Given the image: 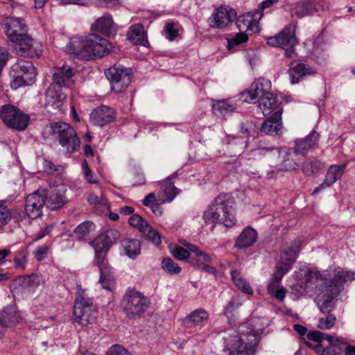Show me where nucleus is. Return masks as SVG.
Here are the masks:
<instances>
[{
    "instance_id": "obj_1",
    "label": "nucleus",
    "mask_w": 355,
    "mask_h": 355,
    "mask_svg": "<svg viewBox=\"0 0 355 355\" xmlns=\"http://www.w3.org/2000/svg\"><path fill=\"white\" fill-rule=\"evenodd\" d=\"M113 49L107 40L94 33L85 37H73L67 46L69 53L87 60L107 55Z\"/></svg>"
},
{
    "instance_id": "obj_2",
    "label": "nucleus",
    "mask_w": 355,
    "mask_h": 355,
    "mask_svg": "<svg viewBox=\"0 0 355 355\" xmlns=\"http://www.w3.org/2000/svg\"><path fill=\"white\" fill-rule=\"evenodd\" d=\"M259 343V336L254 331H238L225 338V350L228 355H254Z\"/></svg>"
},
{
    "instance_id": "obj_3",
    "label": "nucleus",
    "mask_w": 355,
    "mask_h": 355,
    "mask_svg": "<svg viewBox=\"0 0 355 355\" xmlns=\"http://www.w3.org/2000/svg\"><path fill=\"white\" fill-rule=\"evenodd\" d=\"M54 135L60 145L68 153L76 151L80 147V140L75 130L69 123L64 122H52L46 125L42 136L47 139Z\"/></svg>"
},
{
    "instance_id": "obj_4",
    "label": "nucleus",
    "mask_w": 355,
    "mask_h": 355,
    "mask_svg": "<svg viewBox=\"0 0 355 355\" xmlns=\"http://www.w3.org/2000/svg\"><path fill=\"white\" fill-rule=\"evenodd\" d=\"M149 299L135 290L128 291L121 302V307L128 318H140L150 306Z\"/></svg>"
},
{
    "instance_id": "obj_5",
    "label": "nucleus",
    "mask_w": 355,
    "mask_h": 355,
    "mask_svg": "<svg viewBox=\"0 0 355 355\" xmlns=\"http://www.w3.org/2000/svg\"><path fill=\"white\" fill-rule=\"evenodd\" d=\"M74 321L83 326L96 322L98 310L93 301L83 295L77 296L73 306Z\"/></svg>"
},
{
    "instance_id": "obj_6",
    "label": "nucleus",
    "mask_w": 355,
    "mask_h": 355,
    "mask_svg": "<svg viewBox=\"0 0 355 355\" xmlns=\"http://www.w3.org/2000/svg\"><path fill=\"white\" fill-rule=\"evenodd\" d=\"M297 42L295 36V26L293 24L286 26L277 35L270 37L267 40L268 45L281 47L284 49L285 55L288 58H291L296 54L295 46Z\"/></svg>"
},
{
    "instance_id": "obj_7",
    "label": "nucleus",
    "mask_w": 355,
    "mask_h": 355,
    "mask_svg": "<svg viewBox=\"0 0 355 355\" xmlns=\"http://www.w3.org/2000/svg\"><path fill=\"white\" fill-rule=\"evenodd\" d=\"M0 118L8 128L19 131L28 127L30 119L28 114L10 104L4 105L0 108Z\"/></svg>"
},
{
    "instance_id": "obj_8",
    "label": "nucleus",
    "mask_w": 355,
    "mask_h": 355,
    "mask_svg": "<svg viewBox=\"0 0 355 355\" xmlns=\"http://www.w3.org/2000/svg\"><path fill=\"white\" fill-rule=\"evenodd\" d=\"M106 76L110 82L112 90L116 93L121 92L131 83L132 73L130 71L116 65L107 69Z\"/></svg>"
},
{
    "instance_id": "obj_9",
    "label": "nucleus",
    "mask_w": 355,
    "mask_h": 355,
    "mask_svg": "<svg viewBox=\"0 0 355 355\" xmlns=\"http://www.w3.org/2000/svg\"><path fill=\"white\" fill-rule=\"evenodd\" d=\"M340 290L337 285H325L319 289L316 302L320 311L323 313H329L334 307V299L340 294Z\"/></svg>"
},
{
    "instance_id": "obj_10",
    "label": "nucleus",
    "mask_w": 355,
    "mask_h": 355,
    "mask_svg": "<svg viewBox=\"0 0 355 355\" xmlns=\"http://www.w3.org/2000/svg\"><path fill=\"white\" fill-rule=\"evenodd\" d=\"M14 50L21 56L38 55L41 52L39 42L26 33L17 37V41H10Z\"/></svg>"
},
{
    "instance_id": "obj_11",
    "label": "nucleus",
    "mask_w": 355,
    "mask_h": 355,
    "mask_svg": "<svg viewBox=\"0 0 355 355\" xmlns=\"http://www.w3.org/2000/svg\"><path fill=\"white\" fill-rule=\"evenodd\" d=\"M75 74L73 68L67 64L62 67H55L52 76V83L50 86L62 90L75 85L73 77Z\"/></svg>"
},
{
    "instance_id": "obj_12",
    "label": "nucleus",
    "mask_w": 355,
    "mask_h": 355,
    "mask_svg": "<svg viewBox=\"0 0 355 355\" xmlns=\"http://www.w3.org/2000/svg\"><path fill=\"white\" fill-rule=\"evenodd\" d=\"M47 197L45 190H38L26 198V212L31 219H36L42 214L43 207Z\"/></svg>"
},
{
    "instance_id": "obj_13",
    "label": "nucleus",
    "mask_w": 355,
    "mask_h": 355,
    "mask_svg": "<svg viewBox=\"0 0 355 355\" xmlns=\"http://www.w3.org/2000/svg\"><path fill=\"white\" fill-rule=\"evenodd\" d=\"M65 99L66 95L62 90L49 86L46 92L44 101V108L51 113L60 111Z\"/></svg>"
},
{
    "instance_id": "obj_14",
    "label": "nucleus",
    "mask_w": 355,
    "mask_h": 355,
    "mask_svg": "<svg viewBox=\"0 0 355 355\" xmlns=\"http://www.w3.org/2000/svg\"><path fill=\"white\" fill-rule=\"evenodd\" d=\"M6 35L10 41H17V37L27 31V26L21 18L7 17L3 21Z\"/></svg>"
},
{
    "instance_id": "obj_15",
    "label": "nucleus",
    "mask_w": 355,
    "mask_h": 355,
    "mask_svg": "<svg viewBox=\"0 0 355 355\" xmlns=\"http://www.w3.org/2000/svg\"><path fill=\"white\" fill-rule=\"evenodd\" d=\"M315 73L312 67L300 60H294L289 64L288 74L292 84H297L304 76Z\"/></svg>"
},
{
    "instance_id": "obj_16",
    "label": "nucleus",
    "mask_w": 355,
    "mask_h": 355,
    "mask_svg": "<svg viewBox=\"0 0 355 355\" xmlns=\"http://www.w3.org/2000/svg\"><path fill=\"white\" fill-rule=\"evenodd\" d=\"M236 12L232 8L221 6L213 14L214 26L218 28L227 27L235 18Z\"/></svg>"
},
{
    "instance_id": "obj_17",
    "label": "nucleus",
    "mask_w": 355,
    "mask_h": 355,
    "mask_svg": "<svg viewBox=\"0 0 355 355\" xmlns=\"http://www.w3.org/2000/svg\"><path fill=\"white\" fill-rule=\"evenodd\" d=\"M90 118L94 125L103 126L114 121L115 112L110 107L102 105L93 110Z\"/></svg>"
},
{
    "instance_id": "obj_18",
    "label": "nucleus",
    "mask_w": 355,
    "mask_h": 355,
    "mask_svg": "<svg viewBox=\"0 0 355 355\" xmlns=\"http://www.w3.org/2000/svg\"><path fill=\"white\" fill-rule=\"evenodd\" d=\"M205 220L216 221H225L232 220L227 213V206L223 202L220 205L213 204L205 213Z\"/></svg>"
},
{
    "instance_id": "obj_19",
    "label": "nucleus",
    "mask_w": 355,
    "mask_h": 355,
    "mask_svg": "<svg viewBox=\"0 0 355 355\" xmlns=\"http://www.w3.org/2000/svg\"><path fill=\"white\" fill-rule=\"evenodd\" d=\"M282 125V110L275 112L268 119L263 123L261 130L270 135L278 134Z\"/></svg>"
},
{
    "instance_id": "obj_20",
    "label": "nucleus",
    "mask_w": 355,
    "mask_h": 355,
    "mask_svg": "<svg viewBox=\"0 0 355 355\" xmlns=\"http://www.w3.org/2000/svg\"><path fill=\"white\" fill-rule=\"evenodd\" d=\"M235 28L244 33H247L249 31L255 33L259 30L258 21L250 13L243 15L236 19Z\"/></svg>"
},
{
    "instance_id": "obj_21",
    "label": "nucleus",
    "mask_w": 355,
    "mask_h": 355,
    "mask_svg": "<svg viewBox=\"0 0 355 355\" xmlns=\"http://www.w3.org/2000/svg\"><path fill=\"white\" fill-rule=\"evenodd\" d=\"M120 234L119 231L114 229L107 230L100 234L93 241L92 245H96L106 249H109L119 239Z\"/></svg>"
},
{
    "instance_id": "obj_22",
    "label": "nucleus",
    "mask_w": 355,
    "mask_h": 355,
    "mask_svg": "<svg viewBox=\"0 0 355 355\" xmlns=\"http://www.w3.org/2000/svg\"><path fill=\"white\" fill-rule=\"evenodd\" d=\"M281 101L277 96L272 93L264 92L259 101V107L263 115H268L273 110L277 109Z\"/></svg>"
},
{
    "instance_id": "obj_23",
    "label": "nucleus",
    "mask_w": 355,
    "mask_h": 355,
    "mask_svg": "<svg viewBox=\"0 0 355 355\" xmlns=\"http://www.w3.org/2000/svg\"><path fill=\"white\" fill-rule=\"evenodd\" d=\"M171 178H167L162 183V187L157 193L158 202L165 203L171 202L179 193L180 191L173 184L168 181Z\"/></svg>"
},
{
    "instance_id": "obj_24",
    "label": "nucleus",
    "mask_w": 355,
    "mask_h": 355,
    "mask_svg": "<svg viewBox=\"0 0 355 355\" xmlns=\"http://www.w3.org/2000/svg\"><path fill=\"white\" fill-rule=\"evenodd\" d=\"M132 227L137 229L142 235L148 241H150L156 245L162 243L160 234L154 229L149 223H130Z\"/></svg>"
},
{
    "instance_id": "obj_25",
    "label": "nucleus",
    "mask_w": 355,
    "mask_h": 355,
    "mask_svg": "<svg viewBox=\"0 0 355 355\" xmlns=\"http://www.w3.org/2000/svg\"><path fill=\"white\" fill-rule=\"evenodd\" d=\"M345 166L346 164L330 166L327 171L323 184L317 187L314 190L313 193L318 192L319 190L323 187L324 184L330 186L333 184L337 180L340 178L344 172Z\"/></svg>"
},
{
    "instance_id": "obj_26",
    "label": "nucleus",
    "mask_w": 355,
    "mask_h": 355,
    "mask_svg": "<svg viewBox=\"0 0 355 355\" xmlns=\"http://www.w3.org/2000/svg\"><path fill=\"white\" fill-rule=\"evenodd\" d=\"M128 39L136 45L146 46L148 44L146 33L140 24L132 26L128 33Z\"/></svg>"
},
{
    "instance_id": "obj_27",
    "label": "nucleus",
    "mask_w": 355,
    "mask_h": 355,
    "mask_svg": "<svg viewBox=\"0 0 355 355\" xmlns=\"http://www.w3.org/2000/svg\"><path fill=\"white\" fill-rule=\"evenodd\" d=\"M257 232L252 228L248 227L237 238L235 246L237 248H245L252 245L256 241Z\"/></svg>"
},
{
    "instance_id": "obj_28",
    "label": "nucleus",
    "mask_w": 355,
    "mask_h": 355,
    "mask_svg": "<svg viewBox=\"0 0 355 355\" xmlns=\"http://www.w3.org/2000/svg\"><path fill=\"white\" fill-rule=\"evenodd\" d=\"M263 92V89L259 86L258 83H254L250 89L241 94V98L243 102L254 103L257 101H260Z\"/></svg>"
},
{
    "instance_id": "obj_29",
    "label": "nucleus",
    "mask_w": 355,
    "mask_h": 355,
    "mask_svg": "<svg viewBox=\"0 0 355 355\" xmlns=\"http://www.w3.org/2000/svg\"><path fill=\"white\" fill-rule=\"evenodd\" d=\"M324 340L329 343V347L332 352V355H339L343 349L348 345L346 338L342 337H335L331 334H326Z\"/></svg>"
},
{
    "instance_id": "obj_30",
    "label": "nucleus",
    "mask_w": 355,
    "mask_h": 355,
    "mask_svg": "<svg viewBox=\"0 0 355 355\" xmlns=\"http://www.w3.org/2000/svg\"><path fill=\"white\" fill-rule=\"evenodd\" d=\"M114 28V23L110 16L98 18L92 26V29L104 34H110Z\"/></svg>"
},
{
    "instance_id": "obj_31",
    "label": "nucleus",
    "mask_w": 355,
    "mask_h": 355,
    "mask_svg": "<svg viewBox=\"0 0 355 355\" xmlns=\"http://www.w3.org/2000/svg\"><path fill=\"white\" fill-rule=\"evenodd\" d=\"M94 223H80L74 230V236L79 240H87L94 235Z\"/></svg>"
},
{
    "instance_id": "obj_32",
    "label": "nucleus",
    "mask_w": 355,
    "mask_h": 355,
    "mask_svg": "<svg viewBox=\"0 0 355 355\" xmlns=\"http://www.w3.org/2000/svg\"><path fill=\"white\" fill-rule=\"evenodd\" d=\"M232 279L234 283L235 286L243 293L248 295H253V289L250 286L248 283L242 277L241 272L239 270H233L231 272Z\"/></svg>"
},
{
    "instance_id": "obj_33",
    "label": "nucleus",
    "mask_w": 355,
    "mask_h": 355,
    "mask_svg": "<svg viewBox=\"0 0 355 355\" xmlns=\"http://www.w3.org/2000/svg\"><path fill=\"white\" fill-rule=\"evenodd\" d=\"M99 270L101 272L100 282L103 288L110 291L112 290L115 282L110 266L103 268Z\"/></svg>"
},
{
    "instance_id": "obj_34",
    "label": "nucleus",
    "mask_w": 355,
    "mask_h": 355,
    "mask_svg": "<svg viewBox=\"0 0 355 355\" xmlns=\"http://www.w3.org/2000/svg\"><path fill=\"white\" fill-rule=\"evenodd\" d=\"M46 199L49 206L52 209H56L61 207L64 201L61 196L60 192L57 188H52L47 193Z\"/></svg>"
},
{
    "instance_id": "obj_35",
    "label": "nucleus",
    "mask_w": 355,
    "mask_h": 355,
    "mask_svg": "<svg viewBox=\"0 0 355 355\" xmlns=\"http://www.w3.org/2000/svg\"><path fill=\"white\" fill-rule=\"evenodd\" d=\"M191 252L193 254V256L191 257V262L194 264L205 268L211 262L210 256L207 253L200 250L198 246L196 247V250H193Z\"/></svg>"
},
{
    "instance_id": "obj_36",
    "label": "nucleus",
    "mask_w": 355,
    "mask_h": 355,
    "mask_svg": "<svg viewBox=\"0 0 355 355\" xmlns=\"http://www.w3.org/2000/svg\"><path fill=\"white\" fill-rule=\"evenodd\" d=\"M92 246L95 250V263L98 268L101 269L103 268L110 266L107 259V254L109 249H106L96 245H92Z\"/></svg>"
},
{
    "instance_id": "obj_37",
    "label": "nucleus",
    "mask_w": 355,
    "mask_h": 355,
    "mask_svg": "<svg viewBox=\"0 0 355 355\" xmlns=\"http://www.w3.org/2000/svg\"><path fill=\"white\" fill-rule=\"evenodd\" d=\"M17 322V313L11 309H6L0 311V324L4 326V329Z\"/></svg>"
},
{
    "instance_id": "obj_38",
    "label": "nucleus",
    "mask_w": 355,
    "mask_h": 355,
    "mask_svg": "<svg viewBox=\"0 0 355 355\" xmlns=\"http://www.w3.org/2000/svg\"><path fill=\"white\" fill-rule=\"evenodd\" d=\"M123 245L126 252V254L130 257L133 258L140 253L141 244L139 241L137 239H127L124 240Z\"/></svg>"
},
{
    "instance_id": "obj_39",
    "label": "nucleus",
    "mask_w": 355,
    "mask_h": 355,
    "mask_svg": "<svg viewBox=\"0 0 355 355\" xmlns=\"http://www.w3.org/2000/svg\"><path fill=\"white\" fill-rule=\"evenodd\" d=\"M296 15L302 17L315 11V7L311 0H303L300 1L295 8Z\"/></svg>"
},
{
    "instance_id": "obj_40",
    "label": "nucleus",
    "mask_w": 355,
    "mask_h": 355,
    "mask_svg": "<svg viewBox=\"0 0 355 355\" xmlns=\"http://www.w3.org/2000/svg\"><path fill=\"white\" fill-rule=\"evenodd\" d=\"M336 323V317L329 312L325 316L319 318L317 327L321 330H328L333 328Z\"/></svg>"
},
{
    "instance_id": "obj_41",
    "label": "nucleus",
    "mask_w": 355,
    "mask_h": 355,
    "mask_svg": "<svg viewBox=\"0 0 355 355\" xmlns=\"http://www.w3.org/2000/svg\"><path fill=\"white\" fill-rule=\"evenodd\" d=\"M19 68L20 72L26 76L27 80L31 83L34 80L36 76L35 69L29 62L23 61L19 63Z\"/></svg>"
},
{
    "instance_id": "obj_42",
    "label": "nucleus",
    "mask_w": 355,
    "mask_h": 355,
    "mask_svg": "<svg viewBox=\"0 0 355 355\" xmlns=\"http://www.w3.org/2000/svg\"><path fill=\"white\" fill-rule=\"evenodd\" d=\"M19 219L17 211L8 209L5 203L0 201V222L11 220L17 221Z\"/></svg>"
},
{
    "instance_id": "obj_43",
    "label": "nucleus",
    "mask_w": 355,
    "mask_h": 355,
    "mask_svg": "<svg viewBox=\"0 0 355 355\" xmlns=\"http://www.w3.org/2000/svg\"><path fill=\"white\" fill-rule=\"evenodd\" d=\"M162 268L166 272L171 275L178 274L182 270L181 267L170 257L162 260Z\"/></svg>"
},
{
    "instance_id": "obj_44",
    "label": "nucleus",
    "mask_w": 355,
    "mask_h": 355,
    "mask_svg": "<svg viewBox=\"0 0 355 355\" xmlns=\"http://www.w3.org/2000/svg\"><path fill=\"white\" fill-rule=\"evenodd\" d=\"M208 318V313L205 310L200 309L191 313V314L188 316V320L192 324L196 325L205 320H207Z\"/></svg>"
},
{
    "instance_id": "obj_45",
    "label": "nucleus",
    "mask_w": 355,
    "mask_h": 355,
    "mask_svg": "<svg viewBox=\"0 0 355 355\" xmlns=\"http://www.w3.org/2000/svg\"><path fill=\"white\" fill-rule=\"evenodd\" d=\"M352 275L347 271H337L329 285H337L338 288L349 280L353 279ZM340 290V288H339Z\"/></svg>"
},
{
    "instance_id": "obj_46",
    "label": "nucleus",
    "mask_w": 355,
    "mask_h": 355,
    "mask_svg": "<svg viewBox=\"0 0 355 355\" xmlns=\"http://www.w3.org/2000/svg\"><path fill=\"white\" fill-rule=\"evenodd\" d=\"M234 31L235 33L234 37L227 39V49H232L234 47L241 44L243 42H245L248 39V36L247 33H244L241 31H238L235 28L234 29Z\"/></svg>"
},
{
    "instance_id": "obj_47",
    "label": "nucleus",
    "mask_w": 355,
    "mask_h": 355,
    "mask_svg": "<svg viewBox=\"0 0 355 355\" xmlns=\"http://www.w3.org/2000/svg\"><path fill=\"white\" fill-rule=\"evenodd\" d=\"M324 167V165L321 161L314 159L306 163L303 166V169L305 173L311 175L321 171Z\"/></svg>"
},
{
    "instance_id": "obj_48",
    "label": "nucleus",
    "mask_w": 355,
    "mask_h": 355,
    "mask_svg": "<svg viewBox=\"0 0 355 355\" xmlns=\"http://www.w3.org/2000/svg\"><path fill=\"white\" fill-rule=\"evenodd\" d=\"M28 251L24 249L14 257L13 261L16 269L25 270L28 261Z\"/></svg>"
},
{
    "instance_id": "obj_49",
    "label": "nucleus",
    "mask_w": 355,
    "mask_h": 355,
    "mask_svg": "<svg viewBox=\"0 0 355 355\" xmlns=\"http://www.w3.org/2000/svg\"><path fill=\"white\" fill-rule=\"evenodd\" d=\"M191 253L189 250L178 245H175L173 249L171 250L173 257L180 261L189 259Z\"/></svg>"
},
{
    "instance_id": "obj_50",
    "label": "nucleus",
    "mask_w": 355,
    "mask_h": 355,
    "mask_svg": "<svg viewBox=\"0 0 355 355\" xmlns=\"http://www.w3.org/2000/svg\"><path fill=\"white\" fill-rule=\"evenodd\" d=\"M212 107L214 110L220 112V113H225L227 112H233L234 108L233 105L225 100L214 101Z\"/></svg>"
},
{
    "instance_id": "obj_51",
    "label": "nucleus",
    "mask_w": 355,
    "mask_h": 355,
    "mask_svg": "<svg viewBox=\"0 0 355 355\" xmlns=\"http://www.w3.org/2000/svg\"><path fill=\"white\" fill-rule=\"evenodd\" d=\"M297 154H288L284 159L283 162V166L286 170H293L295 169L298 166Z\"/></svg>"
},
{
    "instance_id": "obj_52",
    "label": "nucleus",
    "mask_w": 355,
    "mask_h": 355,
    "mask_svg": "<svg viewBox=\"0 0 355 355\" xmlns=\"http://www.w3.org/2000/svg\"><path fill=\"white\" fill-rule=\"evenodd\" d=\"M305 345L308 347L313 349L315 352L318 355H332L329 345L327 347H323L321 343L313 345L308 341H305Z\"/></svg>"
},
{
    "instance_id": "obj_53",
    "label": "nucleus",
    "mask_w": 355,
    "mask_h": 355,
    "mask_svg": "<svg viewBox=\"0 0 355 355\" xmlns=\"http://www.w3.org/2000/svg\"><path fill=\"white\" fill-rule=\"evenodd\" d=\"M241 129L242 132L245 134L248 137L254 139L258 135L257 128L252 123L243 124Z\"/></svg>"
},
{
    "instance_id": "obj_54",
    "label": "nucleus",
    "mask_w": 355,
    "mask_h": 355,
    "mask_svg": "<svg viewBox=\"0 0 355 355\" xmlns=\"http://www.w3.org/2000/svg\"><path fill=\"white\" fill-rule=\"evenodd\" d=\"M43 168L44 171L49 174H54L55 173H60L63 171V166L61 165H55L49 160H45L43 163Z\"/></svg>"
},
{
    "instance_id": "obj_55",
    "label": "nucleus",
    "mask_w": 355,
    "mask_h": 355,
    "mask_svg": "<svg viewBox=\"0 0 355 355\" xmlns=\"http://www.w3.org/2000/svg\"><path fill=\"white\" fill-rule=\"evenodd\" d=\"M31 82L21 76H17L14 78L10 83V87L12 89H17L22 87L30 85Z\"/></svg>"
},
{
    "instance_id": "obj_56",
    "label": "nucleus",
    "mask_w": 355,
    "mask_h": 355,
    "mask_svg": "<svg viewBox=\"0 0 355 355\" xmlns=\"http://www.w3.org/2000/svg\"><path fill=\"white\" fill-rule=\"evenodd\" d=\"M293 263L294 259L291 258L287 259L286 261H280L277 266L276 271L284 275L291 269Z\"/></svg>"
},
{
    "instance_id": "obj_57",
    "label": "nucleus",
    "mask_w": 355,
    "mask_h": 355,
    "mask_svg": "<svg viewBox=\"0 0 355 355\" xmlns=\"http://www.w3.org/2000/svg\"><path fill=\"white\" fill-rule=\"evenodd\" d=\"M107 355H131L123 346L114 345L107 352Z\"/></svg>"
},
{
    "instance_id": "obj_58",
    "label": "nucleus",
    "mask_w": 355,
    "mask_h": 355,
    "mask_svg": "<svg viewBox=\"0 0 355 355\" xmlns=\"http://www.w3.org/2000/svg\"><path fill=\"white\" fill-rule=\"evenodd\" d=\"M325 335L326 334H324L319 331H313L306 334V338L308 340L313 341L317 344H319L322 343L323 339H324Z\"/></svg>"
},
{
    "instance_id": "obj_59",
    "label": "nucleus",
    "mask_w": 355,
    "mask_h": 355,
    "mask_svg": "<svg viewBox=\"0 0 355 355\" xmlns=\"http://www.w3.org/2000/svg\"><path fill=\"white\" fill-rule=\"evenodd\" d=\"M165 33L170 40H174L178 35V30L175 28L173 22H169L166 24Z\"/></svg>"
},
{
    "instance_id": "obj_60",
    "label": "nucleus",
    "mask_w": 355,
    "mask_h": 355,
    "mask_svg": "<svg viewBox=\"0 0 355 355\" xmlns=\"http://www.w3.org/2000/svg\"><path fill=\"white\" fill-rule=\"evenodd\" d=\"M319 135L318 132L313 131L308 137H306L303 142L304 144V148H311L314 146L318 140Z\"/></svg>"
},
{
    "instance_id": "obj_61",
    "label": "nucleus",
    "mask_w": 355,
    "mask_h": 355,
    "mask_svg": "<svg viewBox=\"0 0 355 355\" xmlns=\"http://www.w3.org/2000/svg\"><path fill=\"white\" fill-rule=\"evenodd\" d=\"M272 297L275 298L279 302H282L286 294V290L283 286L279 288L278 290L274 291L272 293H268Z\"/></svg>"
},
{
    "instance_id": "obj_62",
    "label": "nucleus",
    "mask_w": 355,
    "mask_h": 355,
    "mask_svg": "<svg viewBox=\"0 0 355 355\" xmlns=\"http://www.w3.org/2000/svg\"><path fill=\"white\" fill-rule=\"evenodd\" d=\"M322 280V275L318 271H310L307 275L308 283H316L318 281Z\"/></svg>"
},
{
    "instance_id": "obj_63",
    "label": "nucleus",
    "mask_w": 355,
    "mask_h": 355,
    "mask_svg": "<svg viewBox=\"0 0 355 355\" xmlns=\"http://www.w3.org/2000/svg\"><path fill=\"white\" fill-rule=\"evenodd\" d=\"M49 250V247L46 245L39 248L35 252V257L37 259L40 261L43 260L45 258Z\"/></svg>"
},
{
    "instance_id": "obj_64",
    "label": "nucleus",
    "mask_w": 355,
    "mask_h": 355,
    "mask_svg": "<svg viewBox=\"0 0 355 355\" xmlns=\"http://www.w3.org/2000/svg\"><path fill=\"white\" fill-rule=\"evenodd\" d=\"M120 4L119 0H100L99 6L103 8H113Z\"/></svg>"
}]
</instances>
